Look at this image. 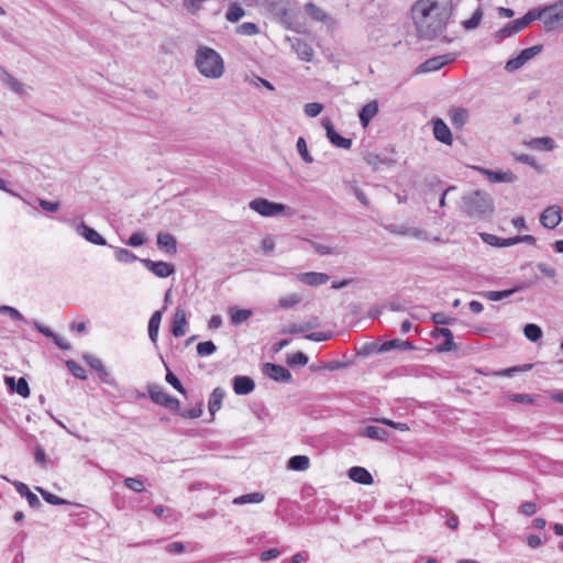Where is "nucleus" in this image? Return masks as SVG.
Segmentation results:
<instances>
[{
    "mask_svg": "<svg viewBox=\"0 0 563 563\" xmlns=\"http://www.w3.org/2000/svg\"><path fill=\"white\" fill-rule=\"evenodd\" d=\"M162 321V311H155L148 321V336L156 344L158 339V330Z\"/></svg>",
    "mask_w": 563,
    "mask_h": 563,
    "instance_id": "2f4dec72",
    "label": "nucleus"
},
{
    "mask_svg": "<svg viewBox=\"0 0 563 563\" xmlns=\"http://www.w3.org/2000/svg\"><path fill=\"white\" fill-rule=\"evenodd\" d=\"M305 10L307 14L314 21L325 22L329 19L328 14L312 2L307 3L305 5Z\"/></svg>",
    "mask_w": 563,
    "mask_h": 563,
    "instance_id": "f704fd0d",
    "label": "nucleus"
},
{
    "mask_svg": "<svg viewBox=\"0 0 563 563\" xmlns=\"http://www.w3.org/2000/svg\"><path fill=\"white\" fill-rule=\"evenodd\" d=\"M481 174H483L490 183H515L517 180V176L511 170H492L484 167H475Z\"/></svg>",
    "mask_w": 563,
    "mask_h": 563,
    "instance_id": "f8f14e48",
    "label": "nucleus"
},
{
    "mask_svg": "<svg viewBox=\"0 0 563 563\" xmlns=\"http://www.w3.org/2000/svg\"><path fill=\"white\" fill-rule=\"evenodd\" d=\"M141 264L144 265L148 271H151L155 276L159 278H166L174 274L175 267L174 265L163 262V261H152L150 258H141Z\"/></svg>",
    "mask_w": 563,
    "mask_h": 563,
    "instance_id": "1a4fd4ad",
    "label": "nucleus"
},
{
    "mask_svg": "<svg viewBox=\"0 0 563 563\" xmlns=\"http://www.w3.org/2000/svg\"><path fill=\"white\" fill-rule=\"evenodd\" d=\"M240 35L253 36L260 33V27L253 22H244L236 27Z\"/></svg>",
    "mask_w": 563,
    "mask_h": 563,
    "instance_id": "a18cd8bd",
    "label": "nucleus"
},
{
    "mask_svg": "<svg viewBox=\"0 0 563 563\" xmlns=\"http://www.w3.org/2000/svg\"><path fill=\"white\" fill-rule=\"evenodd\" d=\"M296 148L298 154L300 155L301 159L307 163L311 164L313 162V157L310 155L307 146V142L302 136H299L296 143Z\"/></svg>",
    "mask_w": 563,
    "mask_h": 563,
    "instance_id": "ea45409f",
    "label": "nucleus"
},
{
    "mask_svg": "<svg viewBox=\"0 0 563 563\" xmlns=\"http://www.w3.org/2000/svg\"><path fill=\"white\" fill-rule=\"evenodd\" d=\"M124 485L132 492L141 493L144 490V482L140 477H126L124 478Z\"/></svg>",
    "mask_w": 563,
    "mask_h": 563,
    "instance_id": "09e8293b",
    "label": "nucleus"
},
{
    "mask_svg": "<svg viewBox=\"0 0 563 563\" xmlns=\"http://www.w3.org/2000/svg\"><path fill=\"white\" fill-rule=\"evenodd\" d=\"M264 498L265 496L263 493L255 492L235 497L232 500V504L235 506H242L246 504H261L264 500Z\"/></svg>",
    "mask_w": 563,
    "mask_h": 563,
    "instance_id": "7c9ffc66",
    "label": "nucleus"
},
{
    "mask_svg": "<svg viewBox=\"0 0 563 563\" xmlns=\"http://www.w3.org/2000/svg\"><path fill=\"white\" fill-rule=\"evenodd\" d=\"M216 350L217 346L212 341L200 342L197 345V354L201 357L213 354Z\"/></svg>",
    "mask_w": 563,
    "mask_h": 563,
    "instance_id": "49530a36",
    "label": "nucleus"
},
{
    "mask_svg": "<svg viewBox=\"0 0 563 563\" xmlns=\"http://www.w3.org/2000/svg\"><path fill=\"white\" fill-rule=\"evenodd\" d=\"M462 200L464 213L472 219H483L494 211L493 199L485 191H472L464 195Z\"/></svg>",
    "mask_w": 563,
    "mask_h": 563,
    "instance_id": "7ed1b4c3",
    "label": "nucleus"
},
{
    "mask_svg": "<svg viewBox=\"0 0 563 563\" xmlns=\"http://www.w3.org/2000/svg\"><path fill=\"white\" fill-rule=\"evenodd\" d=\"M308 356L302 352H297L287 356L289 366H305L308 363Z\"/></svg>",
    "mask_w": 563,
    "mask_h": 563,
    "instance_id": "de8ad7c7",
    "label": "nucleus"
},
{
    "mask_svg": "<svg viewBox=\"0 0 563 563\" xmlns=\"http://www.w3.org/2000/svg\"><path fill=\"white\" fill-rule=\"evenodd\" d=\"M0 80L3 85H5L11 91L19 96H23L26 93L25 85L19 81L15 77L9 74L2 66H0Z\"/></svg>",
    "mask_w": 563,
    "mask_h": 563,
    "instance_id": "f3484780",
    "label": "nucleus"
},
{
    "mask_svg": "<svg viewBox=\"0 0 563 563\" xmlns=\"http://www.w3.org/2000/svg\"><path fill=\"white\" fill-rule=\"evenodd\" d=\"M385 229L396 235H408V229L409 227L406 224H387L385 225Z\"/></svg>",
    "mask_w": 563,
    "mask_h": 563,
    "instance_id": "680f3d73",
    "label": "nucleus"
},
{
    "mask_svg": "<svg viewBox=\"0 0 563 563\" xmlns=\"http://www.w3.org/2000/svg\"><path fill=\"white\" fill-rule=\"evenodd\" d=\"M482 18H483V10L481 7H478L474 11L472 16L468 20H465L462 24L466 30H474L479 25Z\"/></svg>",
    "mask_w": 563,
    "mask_h": 563,
    "instance_id": "c03bdc74",
    "label": "nucleus"
},
{
    "mask_svg": "<svg viewBox=\"0 0 563 563\" xmlns=\"http://www.w3.org/2000/svg\"><path fill=\"white\" fill-rule=\"evenodd\" d=\"M195 66L206 78L218 79L224 73V60L222 56L208 46H199L196 51Z\"/></svg>",
    "mask_w": 563,
    "mask_h": 563,
    "instance_id": "f03ea898",
    "label": "nucleus"
},
{
    "mask_svg": "<svg viewBox=\"0 0 563 563\" xmlns=\"http://www.w3.org/2000/svg\"><path fill=\"white\" fill-rule=\"evenodd\" d=\"M456 349H457V345L453 341V336H452V338H446L445 341L442 344L438 345L435 350L440 353H443V352L455 351Z\"/></svg>",
    "mask_w": 563,
    "mask_h": 563,
    "instance_id": "69168bd1",
    "label": "nucleus"
},
{
    "mask_svg": "<svg viewBox=\"0 0 563 563\" xmlns=\"http://www.w3.org/2000/svg\"><path fill=\"white\" fill-rule=\"evenodd\" d=\"M448 63H449V59L445 55L435 56V57L429 58L426 62H423L418 67V73L435 71V70H439L441 67H443Z\"/></svg>",
    "mask_w": 563,
    "mask_h": 563,
    "instance_id": "a878e982",
    "label": "nucleus"
},
{
    "mask_svg": "<svg viewBox=\"0 0 563 563\" xmlns=\"http://www.w3.org/2000/svg\"><path fill=\"white\" fill-rule=\"evenodd\" d=\"M36 490L42 495L43 499L51 505H67L69 504L66 499H63L41 487H36Z\"/></svg>",
    "mask_w": 563,
    "mask_h": 563,
    "instance_id": "37998d69",
    "label": "nucleus"
},
{
    "mask_svg": "<svg viewBox=\"0 0 563 563\" xmlns=\"http://www.w3.org/2000/svg\"><path fill=\"white\" fill-rule=\"evenodd\" d=\"M292 48L296 51L301 60L310 62L313 57L312 47L301 38H294L291 42Z\"/></svg>",
    "mask_w": 563,
    "mask_h": 563,
    "instance_id": "b1692460",
    "label": "nucleus"
},
{
    "mask_svg": "<svg viewBox=\"0 0 563 563\" xmlns=\"http://www.w3.org/2000/svg\"><path fill=\"white\" fill-rule=\"evenodd\" d=\"M115 260L120 263H133L140 261L139 257L128 249L117 247L114 251Z\"/></svg>",
    "mask_w": 563,
    "mask_h": 563,
    "instance_id": "58836bf2",
    "label": "nucleus"
},
{
    "mask_svg": "<svg viewBox=\"0 0 563 563\" xmlns=\"http://www.w3.org/2000/svg\"><path fill=\"white\" fill-rule=\"evenodd\" d=\"M378 113V102L376 100L362 107L358 117L363 128H367L371 120Z\"/></svg>",
    "mask_w": 563,
    "mask_h": 563,
    "instance_id": "393cba45",
    "label": "nucleus"
},
{
    "mask_svg": "<svg viewBox=\"0 0 563 563\" xmlns=\"http://www.w3.org/2000/svg\"><path fill=\"white\" fill-rule=\"evenodd\" d=\"M263 373L267 375L269 378H272L275 382L279 383H290L292 379L291 373L289 369L282 365L273 364V363H265L263 365Z\"/></svg>",
    "mask_w": 563,
    "mask_h": 563,
    "instance_id": "9b49d317",
    "label": "nucleus"
},
{
    "mask_svg": "<svg viewBox=\"0 0 563 563\" xmlns=\"http://www.w3.org/2000/svg\"><path fill=\"white\" fill-rule=\"evenodd\" d=\"M310 245L313 251L319 255H330L333 254V249L318 242L310 241Z\"/></svg>",
    "mask_w": 563,
    "mask_h": 563,
    "instance_id": "338daca9",
    "label": "nucleus"
},
{
    "mask_svg": "<svg viewBox=\"0 0 563 563\" xmlns=\"http://www.w3.org/2000/svg\"><path fill=\"white\" fill-rule=\"evenodd\" d=\"M364 161L366 162L367 165H369L373 168V170H378L380 168V165H390L391 163H394L391 158L383 157L375 153H367L364 156Z\"/></svg>",
    "mask_w": 563,
    "mask_h": 563,
    "instance_id": "473e14b6",
    "label": "nucleus"
},
{
    "mask_svg": "<svg viewBox=\"0 0 563 563\" xmlns=\"http://www.w3.org/2000/svg\"><path fill=\"white\" fill-rule=\"evenodd\" d=\"M146 238L143 232L137 231L131 234V236L125 242L129 246L137 247L145 243Z\"/></svg>",
    "mask_w": 563,
    "mask_h": 563,
    "instance_id": "6e6d98bb",
    "label": "nucleus"
},
{
    "mask_svg": "<svg viewBox=\"0 0 563 563\" xmlns=\"http://www.w3.org/2000/svg\"><path fill=\"white\" fill-rule=\"evenodd\" d=\"M537 268L548 278L553 279L556 276V269L547 263L540 262Z\"/></svg>",
    "mask_w": 563,
    "mask_h": 563,
    "instance_id": "e2e57ef3",
    "label": "nucleus"
},
{
    "mask_svg": "<svg viewBox=\"0 0 563 563\" xmlns=\"http://www.w3.org/2000/svg\"><path fill=\"white\" fill-rule=\"evenodd\" d=\"M249 206L253 211L263 217H275L286 210L285 205L272 202L265 198L253 199Z\"/></svg>",
    "mask_w": 563,
    "mask_h": 563,
    "instance_id": "6e6552de",
    "label": "nucleus"
},
{
    "mask_svg": "<svg viewBox=\"0 0 563 563\" xmlns=\"http://www.w3.org/2000/svg\"><path fill=\"white\" fill-rule=\"evenodd\" d=\"M301 301V296L297 294H291L285 297H282L278 301L279 306L284 309L292 308Z\"/></svg>",
    "mask_w": 563,
    "mask_h": 563,
    "instance_id": "8fccbe9b",
    "label": "nucleus"
},
{
    "mask_svg": "<svg viewBox=\"0 0 563 563\" xmlns=\"http://www.w3.org/2000/svg\"><path fill=\"white\" fill-rule=\"evenodd\" d=\"M66 366L76 378L81 380L87 379L86 369L77 362L68 360L66 361Z\"/></svg>",
    "mask_w": 563,
    "mask_h": 563,
    "instance_id": "79ce46f5",
    "label": "nucleus"
},
{
    "mask_svg": "<svg viewBox=\"0 0 563 563\" xmlns=\"http://www.w3.org/2000/svg\"><path fill=\"white\" fill-rule=\"evenodd\" d=\"M230 311H231V323L233 325H240L241 323L246 321L252 316V311L249 309L232 308Z\"/></svg>",
    "mask_w": 563,
    "mask_h": 563,
    "instance_id": "e433bc0d",
    "label": "nucleus"
},
{
    "mask_svg": "<svg viewBox=\"0 0 563 563\" xmlns=\"http://www.w3.org/2000/svg\"><path fill=\"white\" fill-rule=\"evenodd\" d=\"M16 492L22 496L25 497L27 500L30 507L32 508H38L41 506V501L38 497L30 490L26 484L22 482H16L14 484Z\"/></svg>",
    "mask_w": 563,
    "mask_h": 563,
    "instance_id": "cd10ccee",
    "label": "nucleus"
},
{
    "mask_svg": "<svg viewBox=\"0 0 563 563\" xmlns=\"http://www.w3.org/2000/svg\"><path fill=\"white\" fill-rule=\"evenodd\" d=\"M224 396H225V391L221 387H216L212 390V393L209 397V402H208V409L212 416H214V413L218 410H220Z\"/></svg>",
    "mask_w": 563,
    "mask_h": 563,
    "instance_id": "c85d7f7f",
    "label": "nucleus"
},
{
    "mask_svg": "<svg viewBox=\"0 0 563 563\" xmlns=\"http://www.w3.org/2000/svg\"><path fill=\"white\" fill-rule=\"evenodd\" d=\"M525 336L531 342H538L542 338V330L534 323H528L523 328Z\"/></svg>",
    "mask_w": 563,
    "mask_h": 563,
    "instance_id": "4c0bfd02",
    "label": "nucleus"
},
{
    "mask_svg": "<svg viewBox=\"0 0 563 563\" xmlns=\"http://www.w3.org/2000/svg\"><path fill=\"white\" fill-rule=\"evenodd\" d=\"M373 421L375 422H378V423H382V424H385V426H388L390 428H394L396 430H399V431H409V426L407 423H404V422H395L390 419H387V418H375L373 419Z\"/></svg>",
    "mask_w": 563,
    "mask_h": 563,
    "instance_id": "3c124183",
    "label": "nucleus"
},
{
    "mask_svg": "<svg viewBox=\"0 0 563 563\" xmlns=\"http://www.w3.org/2000/svg\"><path fill=\"white\" fill-rule=\"evenodd\" d=\"M449 117L455 129H462L467 121L468 113L463 108H453L449 111Z\"/></svg>",
    "mask_w": 563,
    "mask_h": 563,
    "instance_id": "c756f323",
    "label": "nucleus"
},
{
    "mask_svg": "<svg viewBox=\"0 0 563 563\" xmlns=\"http://www.w3.org/2000/svg\"><path fill=\"white\" fill-rule=\"evenodd\" d=\"M411 14L419 35L432 40L445 29L452 14V0H418Z\"/></svg>",
    "mask_w": 563,
    "mask_h": 563,
    "instance_id": "f257e3e1",
    "label": "nucleus"
},
{
    "mask_svg": "<svg viewBox=\"0 0 563 563\" xmlns=\"http://www.w3.org/2000/svg\"><path fill=\"white\" fill-rule=\"evenodd\" d=\"M187 314L186 310L177 307L172 321V333L176 338H181L186 334Z\"/></svg>",
    "mask_w": 563,
    "mask_h": 563,
    "instance_id": "4468645a",
    "label": "nucleus"
},
{
    "mask_svg": "<svg viewBox=\"0 0 563 563\" xmlns=\"http://www.w3.org/2000/svg\"><path fill=\"white\" fill-rule=\"evenodd\" d=\"M519 512L530 517L537 512V505L532 501H526L519 507Z\"/></svg>",
    "mask_w": 563,
    "mask_h": 563,
    "instance_id": "774afa93",
    "label": "nucleus"
},
{
    "mask_svg": "<svg viewBox=\"0 0 563 563\" xmlns=\"http://www.w3.org/2000/svg\"><path fill=\"white\" fill-rule=\"evenodd\" d=\"M391 350L408 351V350H413V345L409 341H404L400 339H393V340L386 341L383 344H380L377 352L385 353V352H389Z\"/></svg>",
    "mask_w": 563,
    "mask_h": 563,
    "instance_id": "bb28decb",
    "label": "nucleus"
},
{
    "mask_svg": "<svg viewBox=\"0 0 563 563\" xmlns=\"http://www.w3.org/2000/svg\"><path fill=\"white\" fill-rule=\"evenodd\" d=\"M349 477L358 484L371 485L373 483L372 474L362 466H353L347 472Z\"/></svg>",
    "mask_w": 563,
    "mask_h": 563,
    "instance_id": "5701e85b",
    "label": "nucleus"
},
{
    "mask_svg": "<svg viewBox=\"0 0 563 563\" xmlns=\"http://www.w3.org/2000/svg\"><path fill=\"white\" fill-rule=\"evenodd\" d=\"M534 21L531 10H529L522 18L508 22L505 26L495 33L498 41L510 37L522 30H525L531 22Z\"/></svg>",
    "mask_w": 563,
    "mask_h": 563,
    "instance_id": "423d86ee",
    "label": "nucleus"
},
{
    "mask_svg": "<svg viewBox=\"0 0 563 563\" xmlns=\"http://www.w3.org/2000/svg\"><path fill=\"white\" fill-rule=\"evenodd\" d=\"M358 435L382 442H386L389 438V433L387 430L376 426H367L361 428L358 430Z\"/></svg>",
    "mask_w": 563,
    "mask_h": 563,
    "instance_id": "412c9836",
    "label": "nucleus"
},
{
    "mask_svg": "<svg viewBox=\"0 0 563 563\" xmlns=\"http://www.w3.org/2000/svg\"><path fill=\"white\" fill-rule=\"evenodd\" d=\"M165 380L172 385L178 393L186 395V389L181 385L180 380L167 368Z\"/></svg>",
    "mask_w": 563,
    "mask_h": 563,
    "instance_id": "603ef678",
    "label": "nucleus"
},
{
    "mask_svg": "<svg viewBox=\"0 0 563 563\" xmlns=\"http://www.w3.org/2000/svg\"><path fill=\"white\" fill-rule=\"evenodd\" d=\"M265 13L273 20L290 29L294 18V0H260Z\"/></svg>",
    "mask_w": 563,
    "mask_h": 563,
    "instance_id": "20e7f679",
    "label": "nucleus"
},
{
    "mask_svg": "<svg viewBox=\"0 0 563 563\" xmlns=\"http://www.w3.org/2000/svg\"><path fill=\"white\" fill-rule=\"evenodd\" d=\"M297 279L309 286H321L329 282L330 276L325 273L308 272L299 273Z\"/></svg>",
    "mask_w": 563,
    "mask_h": 563,
    "instance_id": "a211bd4d",
    "label": "nucleus"
},
{
    "mask_svg": "<svg viewBox=\"0 0 563 563\" xmlns=\"http://www.w3.org/2000/svg\"><path fill=\"white\" fill-rule=\"evenodd\" d=\"M254 388L255 383L249 376H235L233 378V390L236 395H249Z\"/></svg>",
    "mask_w": 563,
    "mask_h": 563,
    "instance_id": "aec40b11",
    "label": "nucleus"
},
{
    "mask_svg": "<svg viewBox=\"0 0 563 563\" xmlns=\"http://www.w3.org/2000/svg\"><path fill=\"white\" fill-rule=\"evenodd\" d=\"M4 382L12 391L16 393L23 398L30 396V387L27 380L24 377H20L18 380H15L14 377L7 376Z\"/></svg>",
    "mask_w": 563,
    "mask_h": 563,
    "instance_id": "4be33fe9",
    "label": "nucleus"
},
{
    "mask_svg": "<svg viewBox=\"0 0 563 563\" xmlns=\"http://www.w3.org/2000/svg\"><path fill=\"white\" fill-rule=\"evenodd\" d=\"M534 20H541L547 27H552L563 20V0L540 10H531Z\"/></svg>",
    "mask_w": 563,
    "mask_h": 563,
    "instance_id": "39448f33",
    "label": "nucleus"
},
{
    "mask_svg": "<svg viewBox=\"0 0 563 563\" xmlns=\"http://www.w3.org/2000/svg\"><path fill=\"white\" fill-rule=\"evenodd\" d=\"M561 220V209L558 206L548 207L540 216L541 224L548 229L556 228Z\"/></svg>",
    "mask_w": 563,
    "mask_h": 563,
    "instance_id": "2eb2a0df",
    "label": "nucleus"
},
{
    "mask_svg": "<svg viewBox=\"0 0 563 563\" xmlns=\"http://www.w3.org/2000/svg\"><path fill=\"white\" fill-rule=\"evenodd\" d=\"M322 125L325 129L327 137L330 143L336 147L349 150L352 146V140L341 136L328 118L322 119Z\"/></svg>",
    "mask_w": 563,
    "mask_h": 563,
    "instance_id": "9d476101",
    "label": "nucleus"
},
{
    "mask_svg": "<svg viewBox=\"0 0 563 563\" xmlns=\"http://www.w3.org/2000/svg\"><path fill=\"white\" fill-rule=\"evenodd\" d=\"M77 234L86 239L88 242L95 244V245H107V241L104 238H102L95 229L90 228L86 223L81 222L76 228Z\"/></svg>",
    "mask_w": 563,
    "mask_h": 563,
    "instance_id": "dca6fc26",
    "label": "nucleus"
},
{
    "mask_svg": "<svg viewBox=\"0 0 563 563\" xmlns=\"http://www.w3.org/2000/svg\"><path fill=\"white\" fill-rule=\"evenodd\" d=\"M246 14L245 10L238 3H232L227 13H225V19L229 21V22H238L239 20H241L244 15Z\"/></svg>",
    "mask_w": 563,
    "mask_h": 563,
    "instance_id": "c9c22d12",
    "label": "nucleus"
},
{
    "mask_svg": "<svg viewBox=\"0 0 563 563\" xmlns=\"http://www.w3.org/2000/svg\"><path fill=\"white\" fill-rule=\"evenodd\" d=\"M542 51V45H534L522 49L519 55L525 59V63L537 56Z\"/></svg>",
    "mask_w": 563,
    "mask_h": 563,
    "instance_id": "4d7b16f0",
    "label": "nucleus"
},
{
    "mask_svg": "<svg viewBox=\"0 0 563 563\" xmlns=\"http://www.w3.org/2000/svg\"><path fill=\"white\" fill-rule=\"evenodd\" d=\"M84 360L97 373L100 372L103 367H106L100 358L95 357L90 354H85Z\"/></svg>",
    "mask_w": 563,
    "mask_h": 563,
    "instance_id": "13d9d810",
    "label": "nucleus"
},
{
    "mask_svg": "<svg viewBox=\"0 0 563 563\" xmlns=\"http://www.w3.org/2000/svg\"><path fill=\"white\" fill-rule=\"evenodd\" d=\"M431 320L435 323V324H452L455 319L454 318H449L446 314H444L443 312H435L431 316Z\"/></svg>",
    "mask_w": 563,
    "mask_h": 563,
    "instance_id": "0e129e2a",
    "label": "nucleus"
},
{
    "mask_svg": "<svg viewBox=\"0 0 563 563\" xmlns=\"http://www.w3.org/2000/svg\"><path fill=\"white\" fill-rule=\"evenodd\" d=\"M313 325L310 323L305 324H291L287 329L283 330V333H289V334H296V333H303L311 329Z\"/></svg>",
    "mask_w": 563,
    "mask_h": 563,
    "instance_id": "052dcab7",
    "label": "nucleus"
},
{
    "mask_svg": "<svg viewBox=\"0 0 563 563\" xmlns=\"http://www.w3.org/2000/svg\"><path fill=\"white\" fill-rule=\"evenodd\" d=\"M157 246L166 254L175 255L177 253V241L176 239L166 232H159L157 234Z\"/></svg>",
    "mask_w": 563,
    "mask_h": 563,
    "instance_id": "6ab92c4d",
    "label": "nucleus"
},
{
    "mask_svg": "<svg viewBox=\"0 0 563 563\" xmlns=\"http://www.w3.org/2000/svg\"><path fill=\"white\" fill-rule=\"evenodd\" d=\"M525 64V59L520 55H518L517 57L511 58L506 63L505 69L509 73H512L521 68Z\"/></svg>",
    "mask_w": 563,
    "mask_h": 563,
    "instance_id": "bf43d9fd",
    "label": "nucleus"
},
{
    "mask_svg": "<svg viewBox=\"0 0 563 563\" xmlns=\"http://www.w3.org/2000/svg\"><path fill=\"white\" fill-rule=\"evenodd\" d=\"M519 289H521V287H515V288H511V289H505V290H499V291L492 290V291H487L485 294V297L488 300H492V301H499V300H503L505 298H508L509 296H511L512 294H515Z\"/></svg>",
    "mask_w": 563,
    "mask_h": 563,
    "instance_id": "a19ab883",
    "label": "nucleus"
},
{
    "mask_svg": "<svg viewBox=\"0 0 563 563\" xmlns=\"http://www.w3.org/2000/svg\"><path fill=\"white\" fill-rule=\"evenodd\" d=\"M287 466L292 471H306L310 466V460L307 455H295L288 460Z\"/></svg>",
    "mask_w": 563,
    "mask_h": 563,
    "instance_id": "72a5a7b5",
    "label": "nucleus"
},
{
    "mask_svg": "<svg viewBox=\"0 0 563 563\" xmlns=\"http://www.w3.org/2000/svg\"><path fill=\"white\" fill-rule=\"evenodd\" d=\"M323 106L319 102H309L305 106V114L309 118H314L321 113Z\"/></svg>",
    "mask_w": 563,
    "mask_h": 563,
    "instance_id": "5fc2aeb1",
    "label": "nucleus"
},
{
    "mask_svg": "<svg viewBox=\"0 0 563 563\" xmlns=\"http://www.w3.org/2000/svg\"><path fill=\"white\" fill-rule=\"evenodd\" d=\"M148 396L153 402L164 406L170 410L179 411L180 402L177 398L169 396L166 394L161 386L158 385H148L147 386Z\"/></svg>",
    "mask_w": 563,
    "mask_h": 563,
    "instance_id": "0eeeda50",
    "label": "nucleus"
},
{
    "mask_svg": "<svg viewBox=\"0 0 563 563\" xmlns=\"http://www.w3.org/2000/svg\"><path fill=\"white\" fill-rule=\"evenodd\" d=\"M0 313H2V314H8V316H10L12 319H14V320L22 321V322H26V320H25V318L22 316V313H21L18 309H15V308H13V307H11V306H1V307H0Z\"/></svg>",
    "mask_w": 563,
    "mask_h": 563,
    "instance_id": "864d4df0",
    "label": "nucleus"
},
{
    "mask_svg": "<svg viewBox=\"0 0 563 563\" xmlns=\"http://www.w3.org/2000/svg\"><path fill=\"white\" fill-rule=\"evenodd\" d=\"M431 124L433 126L434 139L445 145H451L453 137L446 123L440 118H434L431 120Z\"/></svg>",
    "mask_w": 563,
    "mask_h": 563,
    "instance_id": "ddd939ff",
    "label": "nucleus"
}]
</instances>
